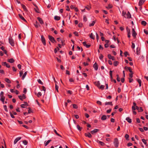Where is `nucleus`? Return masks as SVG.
<instances>
[{"mask_svg": "<svg viewBox=\"0 0 148 148\" xmlns=\"http://www.w3.org/2000/svg\"><path fill=\"white\" fill-rule=\"evenodd\" d=\"M113 143L115 147L116 148L118 147L119 144L118 139L117 138H115Z\"/></svg>", "mask_w": 148, "mask_h": 148, "instance_id": "nucleus-1", "label": "nucleus"}, {"mask_svg": "<svg viewBox=\"0 0 148 148\" xmlns=\"http://www.w3.org/2000/svg\"><path fill=\"white\" fill-rule=\"evenodd\" d=\"M8 40L9 43L12 46H14L15 44L14 41L11 37H9Z\"/></svg>", "mask_w": 148, "mask_h": 148, "instance_id": "nucleus-2", "label": "nucleus"}, {"mask_svg": "<svg viewBox=\"0 0 148 148\" xmlns=\"http://www.w3.org/2000/svg\"><path fill=\"white\" fill-rule=\"evenodd\" d=\"M48 38L49 40L52 43H54V42H56V40L52 36L50 35L48 36Z\"/></svg>", "mask_w": 148, "mask_h": 148, "instance_id": "nucleus-3", "label": "nucleus"}, {"mask_svg": "<svg viewBox=\"0 0 148 148\" xmlns=\"http://www.w3.org/2000/svg\"><path fill=\"white\" fill-rule=\"evenodd\" d=\"M132 36L134 38H135L136 37L137 33L136 32L135 29L134 28L132 29Z\"/></svg>", "mask_w": 148, "mask_h": 148, "instance_id": "nucleus-4", "label": "nucleus"}, {"mask_svg": "<svg viewBox=\"0 0 148 148\" xmlns=\"http://www.w3.org/2000/svg\"><path fill=\"white\" fill-rule=\"evenodd\" d=\"M41 37V41L43 43V45L45 46L46 45V40L45 38H44L43 36L42 35Z\"/></svg>", "mask_w": 148, "mask_h": 148, "instance_id": "nucleus-5", "label": "nucleus"}, {"mask_svg": "<svg viewBox=\"0 0 148 148\" xmlns=\"http://www.w3.org/2000/svg\"><path fill=\"white\" fill-rule=\"evenodd\" d=\"M124 17L126 18H131V14L129 11L127 12V14H126L125 16H124Z\"/></svg>", "mask_w": 148, "mask_h": 148, "instance_id": "nucleus-6", "label": "nucleus"}, {"mask_svg": "<svg viewBox=\"0 0 148 148\" xmlns=\"http://www.w3.org/2000/svg\"><path fill=\"white\" fill-rule=\"evenodd\" d=\"M18 97L19 98L21 101H23V99H25L26 98L25 95L23 94L22 96H18Z\"/></svg>", "mask_w": 148, "mask_h": 148, "instance_id": "nucleus-7", "label": "nucleus"}, {"mask_svg": "<svg viewBox=\"0 0 148 148\" xmlns=\"http://www.w3.org/2000/svg\"><path fill=\"white\" fill-rule=\"evenodd\" d=\"M124 69L126 71L129 70L130 73L132 72V69L130 67H128L127 66H125L124 68Z\"/></svg>", "mask_w": 148, "mask_h": 148, "instance_id": "nucleus-8", "label": "nucleus"}, {"mask_svg": "<svg viewBox=\"0 0 148 148\" xmlns=\"http://www.w3.org/2000/svg\"><path fill=\"white\" fill-rule=\"evenodd\" d=\"M2 65L4 66H6L8 68L10 67V66L6 62H3L2 63Z\"/></svg>", "mask_w": 148, "mask_h": 148, "instance_id": "nucleus-9", "label": "nucleus"}, {"mask_svg": "<svg viewBox=\"0 0 148 148\" xmlns=\"http://www.w3.org/2000/svg\"><path fill=\"white\" fill-rule=\"evenodd\" d=\"M108 57L109 59H111L113 60H115V58L114 57L111 56L110 54H108Z\"/></svg>", "mask_w": 148, "mask_h": 148, "instance_id": "nucleus-10", "label": "nucleus"}, {"mask_svg": "<svg viewBox=\"0 0 148 148\" xmlns=\"http://www.w3.org/2000/svg\"><path fill=\"white\" fill-rule=\"evenodd\" d=\"M99 131V130L95 129L94 130L90 132V133L92 134H94L95 133H96Z\"/></svg>", "mask_w": 148, "mask_h": 148, "instance_id": "nucleus-11", "label": "nucleus"}, {"mask_svg": "<svg viewBox=\"0 0 148 148\" xmlns=\"http://www.w3.org/2000/svg\"><path fill=\"white\" fill-rule=\"evenodd\" d=\"M21 137H19L16 138L14 140V144H16L18 140L21 139Z\"/></svg>", "mask_w": 148, "mask_h": 148, "instance_id": "nucleus-12", "label": "nucleus"}, {"mask_svg": "<svg viewBox=\"0 0 148 148\" xmlns=\"http://www.w3.org/2000/svg\"><path fill=\"white\" fill-rule=\"evenodd\" d=\"M93 67L97 71L98 69V66L96 62L93 65Z\"/></svg>", "mask_w": 148, "mask_h": 148, "instance_id": "nucleus-13", "label": "nucleus"}, {"mask_svg": "<svg viewBox=\"0 0 148 148\" xmlns=\"http://www.w3.org/2000/svg\"><path fill=\"white\" fill-rule=\"evenodd\" d=\"M145 0H139L138 5L139 6H141L144 3Z\"/></svg>", "mask_w": 148, "mask_h": 148, "instance_id": "nucleus-14", "label": "nucleus"}, {"mask_svg": "<svg viewBox=\"0 0 148 148\" xmlns=\"http://www.w3.org/2000/svg\"><path fill=\"white\" fill-rule=\"evenodd\" d=\"M85 135L86 137H88V138H91L92 137V135H91L90 133L89 132H88L87 133H85Z\"/></svg>", "mask_w": 148, "mask_h": 148, "instance_id": "nucleus-15", "label": "nucleus"}, {"mask_svg": "<svg viewBox=\"0 0 148 148\" xmlns=\"http://www.w3.org/2000/svg\"><path fill=\"white\" fill-rule=\"evenodd\" d=\"M83 44L84 46L86 47L87 48H89L90 46V45L86 44V42L85 41L83 42Z\"/></svg>", "mask_w": 148, "mask_h": 148, "instance_id": "nucleus-16", "label": "nucleus"}, {"mask_svg": "<svg viewBox=\"0 0 148 148\" xmlns=\"http://www.w3.org/2000/svg\"><path fill=\"white\" fill-rule=\"evenodd\" d=\"M37 19L41 24H42L44 23L43 21L41 18L38 17L37 18Z\"/></svg>", "mask_w": 148, "mask_h": 148, "instance_id": "nucleus-17", "label": "nucleus"}, {"mask_svg": "<svg viewBox=\"0 0 148 148\" xmlns=\"http://www.w3.org/2000/svg\"><path fill=\"white\" fill-rule=\"evenodd\" d=\"M126 120L129 123H131L132 122V119H130L129 117H127L126 119Z\"/></svg>", "mask_w": 148, "mask_h": 148, "instance_id": "nucleus-18", "label": "nucleus"}, {"mask_svg": "<svg viewBox=\"0 0 148 148\" xmlns=\"http://www.w3.org/2000/svg\"><path fill=\"white\" fill-rule=\"evenodd\" d=\"M34 25L35 27L36 28H38L39 26H40L39 24L36 21L35 23L34 24Z\"/></svg>", "mask_w": 148, "mask_h": 148, "instance_id": "nucleus-19", "label": "nucleus"}, {"mask_svg": "<svg viewBox=\"0 0 148 148\" xmlns=\"http://www.w3.org/2000/svg\"><path fill=\"white\" fill-rule=\"evenodd\" d=\"M8 61L10 63H13L14 62V60L13 58H10L8 59Z\"/></svg>", "mask_w": 148, "mask_h": 148, "instance_id": "nucleus-20", "label": "nucleus"}, {"mask_svg": "<svg viewBox=\"0 0 148 148\" xmlns=\"http://www.w3.org/2000/svg\"><path fill=\"white\" fill-rule=\"evenodd\" d=\"M18 15L20 18L23 21H26V20L25 19V18L23 17V16L21 14H19Z\"/></svg>", "mask_w": 148, "mask_h": 148, "instance_id": "nucleus-21", "label": "nucleus"}, {"mask_svg": "<svg viewBox=\"0 0 148 148\" xmlns=\"http://www.w3.org/2000/svg\"><path fill=\"white\" fill-rule=\"evenodd\" d=\"M137 81L138 82L139 84V86L140 87L141 85V80L139 79H138L137 78L136 79Z\"/></svg>", "mask_w": 148, "mask_h": 148, "instance_id": "nucleus-22", "label": "nucleus"}, {"mask_svg": "<svg viewBox=\"0 0 148 148\" xmlns=\"http://www.w3.org/2000/svg\"><path fill=\"white\" fill-rule=\"evenodd\" d=\"M77 129L79 131H81V130L83 129L82 127H81L79 125H77Z\"/></svg>", "mask_w": 148, "mask_h": 148, "instance_id": "nucleus-23", "label": "nucleus"}, {"mask_svg": "<svg viewBox=\"0 0 148 148\" xmlns=\"http://www.w3.org/2000/svg\"><path fill=\"white\" fill-rule=\"evenodd\" d=\"M106 119H107V116L106 115H103L101 118V119L102 120H105Z\"/></svg>", "mask_w": 148, "mask_h": 148, "instance_id": "nucleus-24", "label": "nucleus"}, {"mask_svg": "<svg viewBox=\"0 0 148 148\" xmlns=\"http://www.w3.org/2000/svg\"><path fill=\"white\" fill-rule=\"evenodd\" d=\"M54 18L56 20L59 21L60 19V17L59 16H54Z\"/></svg>", "mask_w": 148, "mask_h": 148, "instance_id": "nucleus-25", "label": "nucleus"}, {"mask_svg": "<svg viewBox=\"0 0 148 148\" xmlns=\"http://www.w3.org/2000/svg\"><path fill=\"white\" fill-rule=\"evenodd\" d=\"M112 71H110V78L111 80H112Z\"/></svg>", "mask_w": 148, "mask_h": 148, "instance_id": "nucleus-26", "label": "nucleus"}, {"mask_svg": "<svg viewBox=\"0 0 148 148\" xmlns=\"http://www.w3.org/2000/svg\"><path fill=\"white\" fill-rule=\"evenodd\" d=\"M105 105H110L111 106H112L113 104L112 103V102H106L105 103Z\"/></svg>", "mask_w": 148, "mask_h": 148, "instance_id": "nucleus-27", "label": "nucleus"}, {"mask_svg": "<svg viewBox=\"0 0 148 148\" xmlns=\"http://www.w3.org/2000/svg\"><path fill=\"white\" fill-rule=\"evenodd\" d=\"M5 81L8 83L10 84L11 83V81L8 78H5Z\"/></svg>", "mask_w": 148, "mask_h": 148, "instance_id": "nucleus-28", "label": "nucleus"}, {"mask_svg": "<svg viewBox=\"0 0 148 148\" xmlns=\"http://www.w3.org/2000/svg\"><path fill=\"white\" fill-rule=\"evenodd\" d=\"M119 64V62L116 61H114L113 63L114 65V66H117Z\"/></svg>", "mask_w": 148, "mask_h": 148, "instance_id": "nucleus-29", "label": "nucleus"}, {"mask_svg": "<svg viewBox=\"0 0 148 148\" xmlns=\"http://www.w3.org/2000/svg\"><path fill=\"white\" fill-rule=\"evenodd\" d=\"M97 142L100 145L102 146H103L105 145V143L101 141H99V140L97 141Z\"/></svg>", "mask_w": 148, "mask_h": 148, "instance_id": "nucleus-30", "label": "nucleus"}, {"mask_svg": "<svg viewBox=\"0 0 148 148\" xmlns=\"http://www.w3.org/2000/svg\"><path fill=\"white\" fill-rule=\"evenodd\" d=\"M27 73V71H26L25 72V73H24L23 75V76L22 77V79H23L24 78H25V77L26 76V75Z\"/></svg>", "mask_w": 148, "mask_h": 148, "instance_id": "nucleus-31", "label": "nucleus"}, {"mask_svg": "<svg viewBox=\"0 0 148 148\" xmlns=\"http://www.w3.org/2000/svg\"><path fill=\"white\" fill-rule=\"evenodd\" d=\"M90 37L92 39L94 40L95 39L94 36L93 35V34H92V33H91L90 34Z\"/></svg>", "mask_w": 148, "mask_h": 148, "instance_id": "nucleus-32", "label": "nucleus"}, {"mask_svg": "<svg viewBox=\"0 0 148 148\" xmlns=\"http://www.w3.org/2000/svg\"><path fill=\"white\" fill-rule=\"evenodd\" d=\"M51 141V140H49L47 141L46 143H45V146L47 145Z\"/></svg>", "mask_w": 148, "mask_h": 148, "instance_id": "nucleus-33", "label": "nucleus"}, {"mask_svg": "<svg viewBox=\"0 0 148 148\" xmlns=\"http://www.w3.org/2000/svg\"><path fill=\"white\" fill-rule=\"evenodd\" d=\"M95 22H96V21H92V23H90L89 24V26L91 27V26H94V25Z\"/></svg>", "mask_w": 148, "mask_h": 148, "instance_id": "nucleus-34", "label": "nucleus"}, {"mask_svg": "<svg viewBox=\"0 0 148 148\" xmlns=\"http://www.w3.org/2000/svg\"><path fill=\"white\" fill-rule=\"evenodd\" d=\"M54 132L56 133V134L58 136L62 137V136L58 133L55 129L53 130Z\"/></svg>", "mask_w": 148, "mask_h": 148, "instance_id": "nucleus-35", "label": "nucleus"}, {"mask_svg": "<svg viewBox=\"0 0 148 148\" xmlns=\"http://www.w3.org/2000/svg\"><path fill=\"white\" fill-rule=\"evenodd\" d=\"M146 22L144 21H142L141 23V24L144 26L146 25Z\"/></svg>", "mask_w": 148, "mask_h": 148, "instance_id": "nucleus-36", "label": "nucleus"}, {"mask_svg": "<svg viewBox=\"0 0 148 148\" xmlns=\"http://www.w3.org/2000/svg\"><path fill=\"white\" fill-rule=\"evenodd\" d=\"M96 85L97 86V87H99L100 85V84L99 82V81H97V82H95Z\"/></svg>", "mask_w": 148, "mask_h": 148, "instance_id": "nucleus-37", "label": "nucleus"}, {"mask_svg": "<svg viewBox=\"0 0 148 148\" xmlns=\"http://www.w3.org/2000/svg\"><path fill=\"white\" fill-rule=\"evenodd\" d=\"M22 8H23V9L25 11H26L27 10V8H26V6L24 5L23 4H22L21 5Z\"/></svg>", "mask_w": 148, "mask_h": 148, "instance_id": "nucleus-38", "label": "nucleus"}, {"mask_svg": "<svg viewBox=\"0 0 148 148\" xmlns=\"http://www.w3.org/2000/svg\"><path fill=\"white\" fill-rule=\"evenodd\" d=\"M3 108L5 111H6V112H8V111L7 107L6 105H4Z\"/></svg>", "mask_w": 148, "mask_h": 148, "instance_id": "nucleus-39", "label": "nucleus"}, {"mask_svg": "<svg viewBox=\"0 0 148 148\" xmlns=\"http://www.w3.org/2000/svg\"><path fill=\"white\" fill-rule=\"evenodd\" d=\"M126 29L127 30V33H130V30L128 28V27H127L126 28Z\"/></svg>", "mask_w": 148, "mask_h": 148, "instance_id": "nucleus-40", "label": "nucleus"}, {"mask_svg": "<svg viewBox=\"0 0 148 148\" xmlns=\"http://www.w3.org/2000/svg\"><path fill=\"white\" fill-rule=\"evenodd\" d=\"M37 81L39 84L41 85H43V83L41 81V80L40 79H38L37 80Z\"/></svg>", "mask_w": 148, "mask_h": 148, "instance_id": "nucleus-41", "label": "nucleus"}, {"mask_svg": "<svg viewBox=\"0 0 148 148\" xmlns=\"http://www.w3.org/2000/svg\"><path fill=\"white\" fill-rule=\"evenodd\" d=\"M85 8L86 9L88 10H89L91 9V7L89 5L85 7Z\"/></svg>", "mask_w": 148, "mask_h": 148, "instance_id": "nucleus-42", "label": "nucleus"}, {"mask_svg": "<svg viewBox=\"0 0 148 148\" xmlns=\"http://www.w3.org/2000/svg\"><path fill=\"white\" fill-rule=\"evenodd\" d=\"M59 49L58 47H57V48H55L54 50V52L55 53H56L58 50H59Z\"/></svg>", "mask_w": 148, "mask_h": 148, "instance_id": "nucleus-43", "label": "nucleus"}, {"mask_svg": "<svg viewBox=\"0 0 148 148\" xmlns=\"http://www.w3.org/2000/svg\"><path fill=\"white\" fill-rule=\"evenodd\" d=\"M143 109H142V107H140L138 110V111L139 112H141L143 111Z\"/></svg>", "mask_w": 148, "mask_h": 148, "instance_id": "nucleus-44", "label": "nucleus"}, {"mask_svg": "<svg viewBox=\"0 0 148 148\" xmlns=\"http://www.w3.org/2000/svg\"><path fill=\"white\" fill-rule=\"evenodd\" d=\"M105 86L103 85H101V86H99V88L100 89H101V90H103Z\"/></svg>", "mask_w": 148, "mask_h": 148, "instance_id": "nucleus-45", "label": "nucleus"}, {"mask_svg": "<svg viewBox=\"0 0 148 148\" xmlns=\"http://www.w3.org/2000/svg\"><path fill=\"white\" fill-rule=\"evenodd\" d=\"M73 108L75 109H77L78 108L76 104H73L72 105Z\"/></svg>", "mask_w": 148, "mask_h": 148, "instance_id": "nucleus-46", "label": "nucleus"}, {"mask_svg": "<svg viewBox=\"0 0 148 148\" xmlns=\"http://www.w3.org/2000/svg\"><path fill=\"white\" fill-rule=\"evenodd\" d=\"M124 54L125 57H127V55H129V54L128 52L127 51H125L124 53Z\"/></svg>", "mask_w": 148, "mask_h": 148, "instance_id": "nucleus-47", "label": "nucleus"}, {"mask_svg": "<svg viewBox=\"0 0 148 148\" xmlns=\"http://www.w3.org/2000/svg\"><path fill=\"white\" fill-rule=\"evenodd\" d=\"M112 5H110V4H109V5H108V6L106 7V8H107V9H110V8H112Z\"/></svg>", "mask_w": 148, "mask_h": 148, "instance_id": "nucleus-48", "label": "nucleus"}, {"mask_svg": "<svg viewBox=\"0 0 148 148\" xmlns=\"http://www.w3.org/2000/svg\"><path fill=\"white\" fill-rule=\"evenodd\" d=\"M116 76L117 77V79H117V81L118 82H120V78L119 77V75H116Z\"/></svg>", "mask_w": 148, "mask_h": 148, "instance_id": "nucleus-49", "label": "nucleus"}, {"mask_svg": "<svg viewBox=\"0 0 148 148\" xmlns=\"http://www.w3.org/2000/svg\"><path fill=\"white\" fill-rule=\"evenodd\" d=\"M129 136L127 134H126L125 135V138L127 140H128V138H129Z\"/></svg>", "mask_w": 148, "mask_h": 148, "instance_id": "nucleus-50", "label": "nucleus"}, {"mask_svg": "<svg viewBox=\"0 0 148 148\" xmlns=\"http://www.w3.org/2000/svg\"><path fill=\"white\" fill-rule=\"evenodd\" d=\"M83 20L85 22H86L87 21V18L85 15L84 16Z\"/></svg>", "mask_w": 148, "mask_h": 148, "instance_id": "nucleus-51", "label": "nucleus"}, {"mask_svg": "<svg viewBox=\"0 0 148 148\" xmlns=\"http://www.w3.org/2000/svg\"><path fill=\"white\" fill-rule=\"evenodd\" d=\"M142 141L145 145H146L147 144L146 141L145 139H142Z\"/></svg>", "mask_w": 148, "mask_h": 148, "instance_id": "nucleus-52", "label": "nucleus"}, {"mask_svg": "<svg viewBox=\"0 0 148 148\" xmlns=\"http://www.w3.org/2000/svg\"><path fill=\"white\" fill-rule=\"evenodd\" d=\"M55 88L56 90L58 92V86L56 84L55 85Z\"/></svg>", "mask_w": 148, "mask_h": 148, "instance_id": "nucleus-53", "label": "nucleus"}, {"mask_svg": "<svg viewBox=\"0 0 148 148\" xmlns=\"http://www.w3.org/2000/svg\"><path fill=\"white\" fill-rule=\"evenodd\" d=\"M130 73L129 74V76L131 78H132L133 77V73L132 72V73Z\"/></svg>", "mask_w": 148, "mask_h": 148, "instance_id": "nucleus-54", "label": "nucleus"}, {"mask_svg": "<svg viewBox=\"0 0 148 148\" xmlns=\"http://www.w3.org/2000/svg\"><path fill=\"white\" fill-rule=\"evenodd\" d=\"M23 143L25 145H27V140H25L23 141Z\"/></svg>", "mask_w": 148, "mask_h": 148, "instance_id": "nucleus-55", "label": "nucleus"}, {"mask_svg": "<svg viewBox=\"0 0 148 148\" xmlns=\"http://www.w3.org/2000/svg\"><path fill=\"white\" fill-rule=\"evenodd\" d=\"M42 93L40 92H39L37 95V96L38 97H40L41 96Z\"/></svg>", "mask_w": 148, "mask_h": 148, "instance_id": "nucleus-56", "label": "nucleus"}, {"mask_svg": "<svg viewBox=\"0 0 148 148\" xmlns=\"http://www.w3.org/2000/svg\"><path fill=\"white\" fill-rule=\"evenodd\" d=\"M97 103L98 104V105H102V103H101V102L100 101H97Z\"/></svg>", "mask_w": 148, "mask_h": 148, "instance_id": "nucleus-57", "label": "nucleus"}, {"mask_svg": "<svg viewBox=\"0 0 148 148\" xmlns=\"http://www.w3.org/2000/svg\"><path fill=\"white\" fill-rule=\"evenodd\" d=\"M74 34L75 35V36H79V34L78 32H73Z\"/></svg>", "mask_w": 148, "mask_h": 148, "instance_id": "nucleus-58", "label": "nucleus"}, {"mask_svg": "<svg viewBox=\"0 0 148 148\" xmlns=\"http://www.w3.org/2000/svg\"><path fill=\"white\" fill-rule=\"evenodd\" d=\"M42 90H44V93H45V91L46 90V88L44 86H42Z\"/></svg>", "mask_w": 148, "mask_h": 148, "instance_id": "nucleus-59", "label": "nucleus"}, {"mask_svg": "<svg viewBox=\"0 0 148 148\" xmlns=\"http://www.w3.org/2000/svg\"><path fill=\"white\" fill-rule=\"evenodd\" d=\"M28 109H29L28 110V114H30V113L31 112H32V110H31V108L30 107H29L28 108Z\"/></svg>", "mask_w": 148, "mask_h": 148, "instance_id": "nucleus-60", "label": "nucleus"}, {"mask_svg": "<svg viewBox=\"0 0 148 148\" xmlns=\"http://www.w3.org/2000/svg\"><path fill=\"white\" fill-rule=\"evenodd\" d=\"M67 93L68 94H69L70 95H71L72 94V92L70 90H68L67 91Z\"/></svg>", "mask_w": 148, "mask_h": 148, "instance_id": "nucleus-61", "label": "nucleus"}, {"mask_svg": "<svg viewBox=\"0 0 148 148\" xmlns=\"http://www.w3.org/2000/svg\"><path fill=\"white\" fill-rule=\"evenodd\" d=\"M26 105L24 104H22L21 105V106L22 108H26Z\"/></svg>", "mask_w": 148, "mask_h": 148, "instance_id": "nucleus-62", "label": "nucleus"}, {"mask_svg": "<svg viewBox=\"0 0 148 148\" xmlns=\"http://www.w3.org/2000/svg\"><path fill=\"white\" fill-rule=\"evenodd\" d=\"M74 81V80L72 78H71L69 79V81L70 82H73Z\"/></svg>", "mask_w": 148, "mask_h": 148, "instance_id": "nucleus-63", "label": "nucleus"}, {"mask_svg": "<svg viewBox=\"0 0 148 148\" xmlns=\"http://www.w3.org/2000/svg\"><path fill=\"white\" fill-rule=\"evenodd\" d=\"M103 56L102 54H100V55L99 57V58L100 60H102L103 58Z\"/></svg>", "mask_w": 148, "mask_h": 148, "instance_id": "nucleus-64", "label": "nucleus"}]
</instances>
